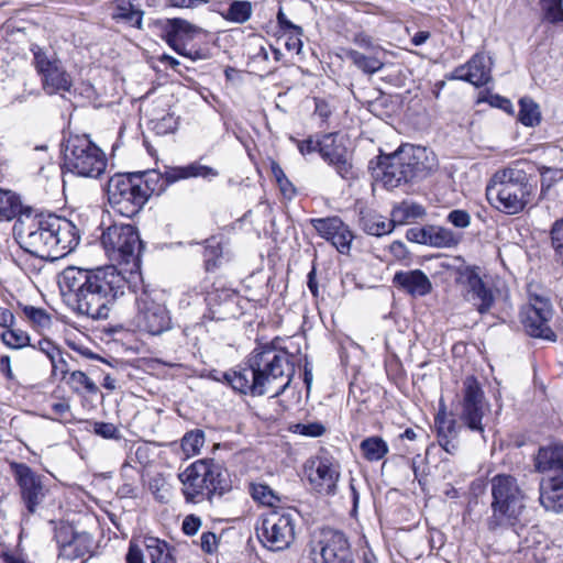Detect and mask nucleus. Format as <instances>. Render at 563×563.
<instances>
[{
  "instance_id": "7ed1b4c3",
  "label": "nucleus",
  "mask_w": 563,
  "mask_h": 563,
  "mask_svg": "<svg viewBox=\"0 0 563 563\" xmlns=\"http://www.w3.org/2000/svg\"><path fill=\"white\" fill-rule=\"evenodd\" d=\"M489 484L492 514L486 519L487 529L492 532H501L520 526L526 509V494L517 478L508 474H498Z\"/></svg>"
},
{
  "instance_id": "3c124183",
  "label": "nucleus",
  "mask_w": 563,
  "mask_h": 563,
  "mask_svg": "<svg viewBox=\"0 0 563 563\" xmlns=\"http://www.w3.org/2000/svg\"><path fill=\"white\" fill-rule=\"evenodd\" d=\"M294 432L305 437L318 438L325 432V427L320 422L297 423L294 426Z\"/></svg>"
},
{
  "instance_id": "393cba45",
  "label": "nucleus",
  "mask_w": 563,
  "mask_h": 563,
  "mask_svg": "<svg viewBox=\"0 0 563 563\" xmlns=\"http://www.w3.org/2000/svg\"><path fill=\"white\" fill-rule=\"evenodd\" d=\"M164 38L166 43L174 49L179 51L185 46L186 42L194 40L197 35L202 33V29L189 23L183 19L167 20Z\"/></svg>"
},
{
  "instance_id": "69168bd1",
  "label": "nucleus",
  "mask_w": 563,
  "mask_h": 563,
  "mask_svg": "<svg viewBox=\"0 0 563 563\" xmlns=\"http://www.w3.org/2000/svg\"><path fill=\"white\" fill-rule=\"evenodd\" d=\"M298 150L302 155L313 152H319V141H313L311 137L298 142Z\"/></svg>"
},
{
  "instance_id": "4c0bfd02",
  "label": "nucleus",
  "mask_w": 563,
  "mask_h": 563,
  "mask_svg": "<svg viewBox=\"0 0 563 563\" xmlns=\"http://www.w3.org/2000/svg\"><path fill=\"white\" fill-rule=\"evenodd\" d=\"M363 456L369 462H376L386 456L388 453V444L380 437H369L364 439L360 445Z\"/></svg>"
},
{
  "instance_id": "774afa93",
  "label": "nucleus",
  "mask_w": 563,
  "mask_h": 563,
  "mask_svg": "<svg viewBox=\"0 0 563 563\" xmlns=\"http://www.w3.org/2000/svg\"><path fill=\"white\" fill-rule=\"evenodd\" d=\"M1 559L3 563H27L23 555L18 552L3 551L1 552Z\"/></svg>"
},
{
  "instance_id": "680f3d73",
  "label": "nucleus",
  "mask_w": 563,
  "mask_h": 563,
  "mask_svg": "<svg viewBox=\"0 0 563 563\" xmlns=\"http://www.w3.org/2000/svg\"><path fill=\"white\" fill-rule=\"evenodd\" d=\"M175 52L184 57L190 58L194 62L209 58V53L205 49H187L186 46H183L179 51Z\"/></svg>"
},
{
  "instance_id": "c03bdc74",
  "label": "nucleus",
  "mask_w": 563,
  "mask_h": 563,
  "mask_svg": "<svg viewBox=\"0 0 563 563\" xmlns=\"http://www.w3.org/2000/svg\"><path fill=\"white\" fill-rule=\"evenodd\" d=\"M205 444V434L201 430L187 432L181 439V449L186 455L198 454Z\"/></svg>"
},
{
  "instance_id": "4468645a",
  "label": "nucleus",
  "mask_w": 563,
  "mask_h": 563,
  "mask_svg": "<svg viewBox=\"0 0 563 563\" xmlns=\"http://www.w3.org/2000/svg\"><path fill=\"white\" fill-rule=\"evenodd\" d=\"M11 470L20 488L21 500L26 508L25 518L27 519L42 507L49 488L44 482V476L34 472L24 463H12Z\"/></svg>"
},
{
  "instance_id": "49530a36",
  "label": "nucleus",
  "mask_w": 563,
  "mask_h": 563,
  "mask_svg": "<svg viewBox=\"0 0 563 563\" xmlns=\"http://www.w3.org/2000/svg\"><path fill=\"white\" fill-rule=\"evenodd\" d=\"M334 221H342V220L339 217H328V218L311 219L310 223L321 238L331 242L333 240V238L335 236V234L341 230L339 228L334 229V230L328 229V227L329 228L331 227L329 223H332Z\"/></svg>"
},
{
  "instance_id": "0e129e2a",
  "label": "nucleus",
  "mask_w": 563,
  "mask_h": 563,
  "mask_svg": "<svg viewBox=\"0 0 563 563\" xmlns=\"http://www.w3.org/2000/svg\"><path fill=\"white\" fill-rule=\"evenodd\" d=\"M277 22L283 30H289L297 35H302V29L299 25L291 23L282 9H279L277 13Z\"/></svg>"
},
{
  "instance_id": "0eeeda50",
  "label": "nucleus",
  "mask_w": 563,
  "mask_h": 563,
  "mask_svg": "<svg viewBox=\"0 0 563 563\" xmlns=\"http://www.w3.org/2000/svg\"><path fill=\"white\" fill-rule=\"evenodd\" d=\"M101 244L112 262L130 266L131 274L140 269L143 244L134 225L113 223L103 231Z\"/></svg>"
},
{
  "instance_id": "6ab92c4d",
  "label": "nucleus",
  "mask_w": 563,
  "mask_h": 563,
  "mask_svg": "<svg viewBox=\"0 0 563 563\" xmlns=\"http://www.w3.org/2000/svg\"><path fill=\"white\" fill-rule=\"evenodd\" d=\"M463 386L461 419L468 429L483 434L484 426L482 419L486 411H488V406L484 401V393L473 376L466 377Z\"/></svg>"
},
{
  "instance_id": "bb28decb",
  "label": "nucleus",
  "mask_w": 563,
  "mask_h": 563,
  "mask_svg": "<svg viewBox=\"0 0 563 563\" xmlns=\"http://www.w3.org/2000/svg\"><path fill=\"white\" fill-rule=\"evenodd\" d=\"M111 8L112 20L142 30L144 11L133 0H113Z\"/></svg>"
},
{
  "instance_id": "423d86ee",
  "label": "nucleus",
  "mask_w": 563,
  "mask_h": 563,
  "mask_svg": "<svg viewBox=\"0 0 563 563\" xmlns=\"http://www.w3.org/2000/svg\"><path fill=\"white\" fill-rule=\"evenodd\" d=\"M183 494L187 501L211 500L214 494L229 489L227 471L213 460H198L179 474Z\"/></svg>"
},
{
  "instance_id": "4d7b16f0",
  "label": "nucleus",
  "mask_w": 563,
  "mask_h": 563,
  "mask_svg": "<svg viewBox=\"0 0 563 563\" xmlns=\"http://www.w3.org/2000/svg\"><path fill=\"white\" fill-rule=\"evenodd\" d=\"M67 354L63 353L62 351H58L55 355L52 356L51 364H52V375L56 376L58 373L62 375V378L64 379L68 373V363L66 361Z\"/></svg>"
},
{
  "instance_id": "cd10ccee",
  "label": "nucleus",
  "mask_w": 563,
  "mask_h": 563,
  "mask_svg": "<svg viewBox=\"0 0 563 563\" xmlns=\"http://www.w3.org/2000/svg\"><path fill=\"white\" fill-rule=\"evenodd\" d=\"M540 503L547 510L563 512V476L541 484Z\"/></svg>"
},
{
  "instance_id": "dca6fc26",
  "label": "nucleus",
  "mask_w": 563,
  "mask_h": 563,
  "mask_svg": "<svg viewBox=\"0 0 563 563\" xmlns=\"http://www.w3.org/2000/svg\"><path fill=\"white\" fill-rule=\"evenodd\" d=\"M137 308L136 322L141 330L152 334L159 335L172 328V318L166 307L157 302L153 294L142 289L135 295Z\"/></svg>"
},
{
  "instance_id": "603ef678",
  "label": "nucleus",
  "mask_w": 563,
  "mask_h": 563,
  "mask_svg": "<svg viewBox=\"0 0 563 563\" xmlns=\"http://www.w3.org/2000/svg\"><path fill=\"white\" fill-rule=\"evenodd\" d=\"M93 432L103 439L119 440L121 438L120 430L111 422L96 421L93 423Z\"/></svg>"
},
{
  "instance_id": "de8ad7c7",
  "label": "nucleus",
  "mask_w": 563,
  "mask_h": 563,
  "mask_svg": "<svg viewBox=\"0 0 563 563\" xmlns=\"http://www.w3.org/2000/svg\"><path fill=\"white\" fill-rule=\"evenodd\" d=\"M541 9L548 21L552 23L563 21L562 0H541Z\"/></svg>"
},
{
  "instance_id": "5701e85b",
  "label": "nucleus",
  "mask_w": 563,
  "mask_h": 563,
  "mask_svg": "<svg viewBox=\"0 0 563 563\" xmlns=\"http://www.w3.org/2000/svg\"><path fill=\"white\" fill-rule=\"evenodd\" d=\"M308 477L318 493L333 495L340 477V465L333 459L318 457L312 462Z\"/></svg>"
},
{
  "instance_id": "f3484780",
  "label": "nucleus",
  "mask_w": 563,
  "mask_h": 563,
  "mask_svg": "<svg viewBox=\"0 0 563 563\" xmlns=\"http://www.w3.org/2000/svg\"><path fill=\"white\" fill-rule=\"evenodd\" d=\"M312 555H320L321 563H353L346 537L333 529H322L313 541Z\"/></svg>"
},
{
  "instance_id": "c756f323",
  "label": "nucleus",
  "mask_w": 563,
  "mask_h": 563,
  "mask_svg": "<svg viewBox=\"0 0 563 563\" xmlns=\"http://www.w3.org/2000/svg\"><path fill=\"white\" fill-rule=\"evenodd\" d=\"M435 426L438 431L439 444L450 454H454L459 449V430L454 419L446 417H437Z\"/></svg>"
},
{
  "instance_id": "052dcab7",
  "label": "nucleus",
  "mask_w": 563,
  "mask_h": 563,
  "mask_svg": "<svg viewBox=\"0 0 563 563\" xmlns=\"http://www.w3.org/2000/svg\"><path fill=\"white\" fill-rule=\"evenodd\" d=\"M201 526V520L199 517L194 515L187 516L183 521V531L187 536H194L198 532Z\"/></svg>"
},
{
  "instance_id": "39448f33",
  "label": "nucleus",
  "mask_w": 563,
  "mask_h": 563,
  "mask_svg": "<svg viewBox=\"0 0 563 563\" xmlns=\"http://www.w3.org/2000/svg\"><path fill=\"white\" fill-rule=\"evenodd\" d=\"M424 147L402 145L379 162L378 177L388 189H394L415 178H421L434 167V157Z\"/></svg>"
},
{
  "instance_id": "37998d69",
  "label": "nucleus",
  "mask_w": 563,
  "mask_h": 563,
  "mask_svg": "<svg viewBox=\"0 0 563 563\" xmlns=\"http://www.w3.org/2000/svg\"><path fill=\"white\" fill-rule=\"evenodd\" d=\"M8 330L1 333V341L10 349L19 350L29 345L30 336L26 332L20 329L7 328Z\"/></svg>"
},
{
  "instance_id": "473e14b6",
  "label": "nucleus",
  "mask_w": 563,
  "mask_h": 563,
  "mask_svg": "<svg viewBox=\"0 0 563 563\" xmlns=\"http://www.w3.org/2000/svg\"><path fill=\"white\" fill-rule=\"evenodd\" d=\"M22 210L20 196L12 190L0 188V221H11Z\"/></svg>"
},
{
  "instance_id": "f704fd0d",
  "label": "nucleus",
  "mask_w": 563,
  "mask_h": 563,
  "mask_svg": "<svg viewBox=\"0 0 563 563\" xmlns=\"http://www.w3.org/2000/svg\"><path fill=\"white\" fill-rule=\"evenodd\" d=\"M92 538L86 532L77 533L71 541L65 545L64 551L59 556L67 560L81 558L91 551Z\"/></svg>"
},
{
  "instance_id": "1a4fd4ad",
  "label": "nucleus",
  "mask_w": 563,
  "mask_h": 563,
  "mask_svg": "<svg viewBox=\"0 0 563 563\" xmlns=\"http://www.w3.org/2000/svg\"><path fill=\"white\" fill-rule=\"evenodd\" d=\"M18 244L25 252L40 258L51 260V214L19 217L13 225Z\"/></svg>"
},
{
  "instance_id": "aec40b11",
  "label": "nucleus",
  "mask_w": 563,
  "mask_h": 563,
  "mask_svg": "<svg viewBox=\"0 0 563 563\" xmlns=\"http://www.w3.org/2000/svg\"><path fill=\"white\" fill-rule=\"evenodd\" d=\"M51 261L66 256L79 244L77 227L68 219L51 214Z\"/></svg>"
},
{
  "instance_id": "9b49d317",
  "label": "nucleus",
  "mask_w": 563,
  "mask_h": 563,
  "mask_svg": "<svg viewBox=\"0 0 563 563\" xmlns=\"http://www.w3.org/2000/svg\"><path fill=\"white\" fill-rule=\"evenodd\" d=\"M131 174L137 185H140V189L145 194L146 201L153 194H161L168 185L180 179L191 177L211 178L218 176V172L216 169L201 165L197 162L187 166L172 168L166 170L164 175H161L156 170H145Z\"/></svg>"
},
{
  "instance_id": "2eb2a0df",
  "label": "nucleus",
  "mask_w": 563,
  "mask_h": 563,
  "mask_svg": "<svg viewBox=\"0 0 563 563\" xmlns=\"http://www.w3.org/2000/svg\"><path fill=\"white\" fill-rule=\"evenodd\" d=\"M553 312L549 299L539 296L531 298L521 310L526 332L532 338L555 342L558 336L551 327Z\"/></svg>"
},
{
  "instance_id": "7c9ffc66",
  "label": "nucleus",
  "mask_w": 563,
  "mask_h": 563,
  "mask_svg": "<svg viewBox=\"0 0 563 563\" xmlns=\"http://www.w3.org/2000/svg\"><path fill=\"white\" fill-rule=\"evenodd\" d=\"M424 214L426 210L421 205L411 201H402L391 210L390 220L395 228L396 225H404L420 219Z\"/></svg>"
},
{
  "instance_id": "c9c22d12",
  "label": "nucleus",
  "mask_w": 563,
  "mask_h": 563,
  "mask_svg": "<svg viewBox=\"0 0 563 563\" xmlns=\"http://www.w3.org/2000/svg\"><path fill=\"white\" fill-rule=\"evenodd\" d=\"M361 227L367 234L374 236L388 234L394 229L390 219L386 220L384 217L376 213L363 214L361 218Z\"/></svg>"
},
{
  "instance_id": "ea45409f",
  "label": "nucleus",
  "mask_w": 563,
  "mask_h": 563,
  "mask_svg": "<svg viewBox=\"0 0 563 563\" xmlns=\"http://www.w3.org/2000/svg\"><path fill=\"white\" fill-rule=\"evenodd\" d=\"M329 224L331 225V223ZM338 228L341 230L335 234L331 243L341 254H349L354 235L343 221L332 222V227H330L329 229L334 230Z\"/></svg>"
},
{
  "instance_id": "58836bf2",
  "label": "nucleus",
  "mask_w": 563,
  "mask_h": 563,
  "mask_svg": "<svg viewBox=\"0 0 563 563\" xmlns=\"http://www.w3.org/2000/svg\"><path fill=\"white\" fill-rule=\"evenodd\" d=\"M250 494L252 498L272 509H278L279 497L275 492L266 484L253 483L250 485Z\"/></svg>"
},
{
  "instance_id": "8fccbe9b",
  "label": "nucleus",
  "mask_w": 563,
  "mask_h": 563,
  "mask_svg": "<svg viewBox=\"0 0 563 563\" xmlns=\"http://www.w3.org/2000/svg\"><path fill=\"white\" fill-rule=\"evenodd\" d=\"M206 243L203 256L206 267L209 271L217 265V260L221 256L222 250L216 239L207 240Z\"/></svg>"
},
{
  "instance_id": "b1692460",
  "label": "nucleus",
  "mask_w": 563,
  "mask_h": 563,
  "mask_svg": "<svg viewBox=\"0 0 563 563\" xmlns=\"http://www.w3.org/2000/svg\"><path fill=\"white\" fill-rule=\"evenodd\" d=\"M319 153L329 165L334 167L342 178L352 176V164L347 150L344 145L336 142L334 134L323 135L319 141Z\"/></svg>"
},
{
  "instance_id": "13d9d810",
  "label": "nucleus",
  "mask_w": 563,
  "mask_h": 563,
  "mask_svg": "<svg viewBox=\"0 0 563 563\" xmlns=\"http://www.w3.org/2000/svg\"><path fill=\"white\" fill-rule=\"evenodd\" d=\"M200 548L203 552L212 554L218 550V538L211 532H203L200 537Z\"/></svg>"
},
{
  "instance_id": "6e6552de",
  "label": "nucleus",
  "mask_w": 563,
  "mask_h": 563,
  "mask_svg": "<svg viewBox=\"0 0 563 563\" xmlns=\"http://www.w3.org/2000/svg\"><path fill=\"white\" fill-rule=\"evenodd\" d=\"M64 167L80 177L98 178L107 167V157L86 135L70 136L64 150Z\"/></svg>"
},
{
  "instance_id": "a878e982",
  "label": "nucleus",
  "mask_w": 563,
  "mask_h": 563,
  "mask_svg": "<svg viewBox=\"0 0 563 563\" xmlns=\"http://www.w3.org/2000/svg\"><path fill=\"white\" fill-rule=\"evenodd\" d=\"M394 284L411 296L422 297L432 290L429 277L420 269L397 272L394 276Z\"/></svg>"
},
{
  "instance_id": "09e8293b",
  "label": "nucleus",
  "mask_w": 563,
  "mask_h": 563,
  "mask_svg": "<svg viewBox=\"0 0 563 563\" xmlns=\"http://www.w3.org/2000/svg\"><path fill=\"white\" fill-rule=\"evenodd\" d=\"M551 244L556 260L563 265V219L556 220L552 225Z\"/></svg>"
},
{
  "instance_id": "412c9836",
  "label": "nucleus",
  "mask_w": 563,
  "mask_h": 563,
  "mask_svg": "<svg viewBox=\"0 0 563 563\" xmlns=\"http://www.w3.org/2000/svg\"><path fill=\"white\" fill-rule=\"evenodd\" d=\"M492 57L484 52L476 53L464 65L456 67L446 76L449 80H463L475 87L487 85L492 80Z\"/></svg>"
},
{
  "instance_id": "e433bc0d",
  "label": "nucleus",
  "mask_w": 563,
  "mask_h": 563,
  "mask_svg": "<svg viewBox=\"0 0 563 563\" xmlns=\"http://www.w3.org/2000/svg\"><path fill=\"white\" fill-rule=\"evenodd\" d=\"M518 120L525 126L533 128L541 122V111L537 102L529 97L519 100Z\"/></svg>"
},
{
  "instance_id": "f257e3e1",
  "label": "nucleus",
  "mask_w": 563,
  "mask_h": 563,
  "mask_svg": "<svg viewBox=\"0 0 563 563\" xmlns=\"http://www.w3.org/2000/svg\"><path fill=\"white\" fill-rule=\"evenodd\" d=\"M59 287L78 314L93 320L108 319L114 302L130 288L113 265L93 269L69 266L60 274Z\"/></svg>"
},
{
  "instance_id": "9d476101",
  "label": "nucleus",
  "mask_w": 563,
  "mask_h": 563,
  "mask_svg": "<svg viewBox=\"0 0 563 563\" xmlns=\"http://www.w3.org/2000/svg\"><path fill=\"white\" fill-rule=\"evenodd\" d=\"M297 512L291 508L269 510L256 529L261 543L271 551H282L295 540Z\"/></svg>"
},
{
  "instance_id": "bf43d9fd",
  "label": "nucleus",
  "mask_w": 563,
  "mask_h": 563,
  "mask_svg": "<svg viewBox=\"0 0 563 563\" xmlns=\"http://www.w3.org/2000/svg\"><path fill=\"white\" fill-rule=\"evenodd\" d=\"M52 412L55 416L54 419L62 421L66 419L70 413V405L67 400L60 399L51 405Z\"/></svg>"
},
{
  "instance_id": "f03ea898",
  "label": "nucleus",
  "mask_w": 563,
  "mask_h": 563,
  "mask_svg": "<svg viewBox=\"0 0 563 563\" xmlns=\"http://www.w3.org/2000/svg\"><path fill=\"white\" fill-rule=\"evenodd\" d=\"M290 358L287 352L261 346L253 350L243 366L222 376L241 394L278 397L289 386L295 373Z\"/></svg>"
},
{
  "instance_id": "72a5a7b5",
  "label": "nucleus",
  "mask_w": 563,
  "mask_h": 563,
  "mask_svg": "<svg viewBox=\"0 0 563 563\" xmlns=\"http://www.w3.org/2000/svg\"><path fill=\"white\" fill-rule=\"evenodd\" d=\"M345 55L358 69L368 75L379 71L384 67V62L377 56L376 52L372 55H365L355 49H347Z\"/></svg>"
},
{
  "instance_id": "5fc2aeb1",
  "label": "nucleus",
  "mask_w": 563,
  "mask_h": 563,
  "mask_svg": "<svg viewBox=\"0 0 563 563\" xmlns=\"http://www.w3.org/2000/svg\"><path fill=\"white\" fill-rule=\"evenodd\" d=\"M446 220L449 223H451L452 225H454L455 228H459V229H465L471 224L470 213L467 211L461 210V209L452 210L448 214Z\"/></svg>"
},
{
  "instance_id": "338daca9",
  "label": "nucleus",
  "mask_w": 563,
  "mask_h": 563,
  "mask_svg": "<svg viewBox=\"0 0 563 563\" xmlns=\"http://www.w3.org/2000/svg\"><path fill=\"white\" fill-rule=\"evenodd\" d=\"M15 322V317L11 310L0 307V327L11 328Z\"/></svg>"
},
{
  "instance_id": "c85d7f7f",
  "label": "nucleus",
  "mask_w": 563,
  "mask_h": 563,
  "mask_svg": "<svg viewBox=\"0 0 563 563\" xmlns=\"http://www.w3.org/2000/svg\"><path fill=\"white\" fill-rule=\"evenodd\" d=\"M534 462L538 472H563V445L540 448Z\"/></svg>"
},
{
  "instance_id": "79ce46f5",
  "label": "nucleus",
  "mask_w": 563,
  "mask_h": 563,
  "mask_svg": "<svg viewBox=\"0 0 563 563\" xmlns=\"http://www.w3.org/2000/svg\"><path fill=\"white\" fill-rule=\"evenodd\" d=\"M252 15V4L249 1H233L222 16L234 23H244Z\"/></svg>"
},
{
  "instance_id": "2f4dec72",
  "label": "nucleus",
  "mask_w": 563,
  "mask_h": 563,
  "mask_svg": "<svg viewBox=\"0 0 563 563\" xmlns=\"http://www.w3.org/2000/svg\"><path fill=\"white\" fill-rule=\"evenodd\" d=\"M463 239V234L454 232L449 228L430 225L429 246L438 249L456 247Z\"/></svg>"
},
{
  "instance_id": "864d4df0",
  "label": "nucleus",
  "mask_w": 563,
  "mask_h": 563,
  "mask_svg": "<svg viewBox=\"0 0 563 563\" xmlns=\"http://www.w3.org/2000/svg\"><path fill=\"white\" fill-rule=\"evenodd\" d=\"M76 532L74 531V528L69 525L62 523L55 529V540L59 548V555L65 549V545H67Z\"/></svg>"
},
{
  "instance_id": "4be33fe9",
  "label": "nucleus",
  "mask_w": 563,
  "mask_h": 563,
  "mask_svg": "<svg viewBox=\"0 0 563 563\" xmlns=\"http://www.w3.org/2000/svg\"><path fill=\"white\" fill-rule=\"evenodd\" d=\"M144 552L131 543L126 554V563H176L167 542L155 538L144 537Z\"/></svg>"
},
{
  "instance_id": "e2e57ef3",
  "label": "nucleus",
  "mask_w": 563,
  "mask_h": 563,
  "mask_svg": "<svg viewBox=\"0 0 563 563\" xmlns=\"http://www.w3.org/2000/svg\"><path fill=\"white\" fill-rule=\"evenodd\" d=\"M33 347L44 353L48 360H51L53 355L60 351L58 346H56L52 341L47 339L40 340L37 345H33Z\"/></svg>"
},
{
  "instance_id": "a19ab883",
  "label": "nucleus",
  "mask_w": 563,
  "mask_h": 563,
  "mask_svg": "<svg viewBox=\"0 0 563 563\" xmlns=\"http://www.w3.org/2000/svg\"><path fill=\"white\" fill-rule=\"evenodd\" d=\"M67 384L76 394H97L98 386L84 372L74 371L69 374Z\"/></svg>"
},
{
  "instance_id": "a18cd8bd",
  "label": "nucleus",
  "mask_w": 563,
  "mask_h": 563,
  "mask_svg": "<svg viewBox=\"0 0 563 563\" xmlns=\"http://www.w3.org/2000/svg\"><path fill=\"white\" fill-rule=\"evenodd\" d=\"M23 313L36 328L46 329L52 323L51 316L42 308L24 306Z\"/></svg>"
},
{
  "instance_id": "20e7f679",
  "label": "nucleus",
  "mask_w": 563,
  "mask_h": 563,
  "mask_svg": "<svg viewBox=\"0 0 563 563\" xmlns=\"http://www.w3.org/2000/svg\"><path fill=\"white\" fill-rule=\"evenodd\" d=\"M531 195L529 177L517 164L497 170L486 187L489 202L507 214L521 212L530 202Z\"/></svg>"
},
{
  "instance_id": "6e6d98bb",
  "label": "nucleus",
  "mask_w": 563,
  "mask_h": 563,
  "mask_svg": "<svg viewBox=\"0 0 563 563\" xmlns=\"http://www.w3.org/2000/svg\"><path fill=\"white\" fill-rule=\"evenodd\" d=\"M406 238L410 242L429 245L430 225L424 228H411L407 231Z\"/></svg>"
},
{
  "instance_id": "ddd939ff",
  "label": "nucleus",
  "mask_w": 563,
  "mask_h": 563,
  "mask_svg": "<svg viewBox=\"0 0 563 563\" xmlns=\"http://www.w3.org/2000/svg\"><path fill=\"white\" fill-rule=\"evenodd\" d=\"M34 66L41 76L42 87L47 95L69 91L73 86L71 76L66 71L55 53L38 46L32 48Z\"/></svg>"
},
{
  "instance_id": "a211bd4d",
  "label": "nucleus",
  "mask_w": 563,
  "mask_h": 563,
  "mask_svg": "<svg viewBox=\"0 0 563 563\" xmlns=\"http://www.w3.org/2000/svg\"><path fill=\"white\" fill-rule=\"evenodd\" d=\"M457 282L462 285L464 297L476 307L481 313H487L495 302V296L479 274L476 266H466L459 272Z\"/></svg>"
},
{
  "instance_id": "f8f14e48",
  "label": "nucleus",
  "mask_w": 563,
  "mask_h": 563,
  "mask_svg": "<svg viewBox=\"0 0 563 563\" xmlns=\"http://www.w3.org/2000/svg\"><path fill=\"white\" fill-rule=\"evenodd\" d=\"M107 195L111 208L125 218L137 214L146 203L145 194L131 173L112 176L108 181Z\"/></svg>"
}]
</instances>
